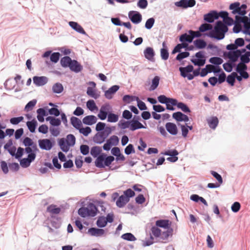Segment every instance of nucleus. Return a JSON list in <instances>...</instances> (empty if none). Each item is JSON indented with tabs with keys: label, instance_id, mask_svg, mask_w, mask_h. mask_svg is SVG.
Listing matches in <instances>:
<instances>
[{
	"label": "nucleus",
	"instance_id": "f257e3e1",
	"mask_svg": "<svg viewBox=\"0 0 250 250\" xmlns=\"http://www.w3.org/2000/svg\"><path fill=\"white\" fill-rule=\"evenodd\" d=\"M228 27L221 21H218L214 30L211 31L208 36L217 40H222L225 37V33L228 31Z\"/></svg>",
	"mask_w": 250,
	"mask_h": 250
},
{
	"label": "nucleus",
	"instance_id": "f03ea898",
	"mask_svg": "<svg viewBox=\"0 0 250 250\" xmlns=\"http://www.w3.org/2000/svg\"><path fill=\"white\" fill-rule=\"evenodd\" d=\"M119 138L117 136L113 135L106 141V143L104 145L103 148L105 150H109L111 146H117L119 143Z\"/></svg>",
	"mask_w": 250,
	"mask_h": 250
},
{
	"label": "nucleus",
	"instance_id": "7ed1b4c3",
	"mask_svg": "<svg viewBox=\"0 0 250 250\" xmlns=\"http://www.w3.org/2000/svg\"><path fill=\"white\" fill-rule=\"evenodd\" d=\"M128 17L130 21L135 24L140 23L142 20L141 14L135 11H131L128 13Z\"/></svg>",
	"mask_w": 250,
	"mask_h": 250
},
{
	"label": "nucleus",
	"instance_id": "20e7f679",
	"mask_svg": "<svg viewBox=\"0 0 250 250\" xmlns=\"http://www.w3.org/2000/svg\"><path fill=\"white\" fill-rule=\"evenodd\" d=\"M39 145L41 149L49 150L52 148L53 144L49 139H44L39 140Z\"/></svg>",
	"mask_w": 250,
	"mask_h": 250
},
{
	"label": "nucleus",
	"instance_id": "39448f33",
	"mask_svg": "<svg viewBox=\"0 0 250 250\" xmlns=\"http://www.w3.org/2000/svg\"><path fill=\"white\" fill-rule=\"evenodd\" d=\"M195 0H181L175 3V5L178 7H181L184 8L191 7L195 5Z\"/></svg>",
	"mask_w": 250,
	"mask_h": 250
},
{
	"label": "nucleus",
	"instance_id": "423d86ee",
	"mask_svg": "<svg viewBox=\"0 0 250 250\" xmlns=\"http://www.w3.org/2000/svg\"><path fill=\"white\" fill-rule=\"evenodd\" d=\"M240 56L241 52H240L239 50L230 51L228 52L226 55V56L232 62H237Z\"/></svg>",
	"mask_w": 250,
	"mask_h": 250
},
{
	"label": "nucleus",
	"instance_id": "0eeeda50",
	"mask_svg": "<svg viewBox=\"0 0 250 250\" xmlns=\"http://www.w3.org/2000/svg\"><path fill=\"white\" fill-rule=\"evenodd\" d=\"M166 128L167 132L172 135H176L178 133V129L176 124L171 122L166 123Z\"/></svg>",
	"mask_w": 250,
	"mask_h": 250
},
{
	"label": "nucleus",
	"instance_id": "6e6552de",
	"mask_svg": "<svg viewBox=\"0 0 250 250\" xmlns=\"http://www.w3.org/2000/svg\"><path fill=\"white\" fill-rule=\"evenodd\" d=\"M33 83L37 86H42L47 82V78L45 76H34L33 78Z\"/></svg>",
	"mask_w": 250,
	"mask_h": 250
},
{
	"label": "nucleus",
	"instance_id": "1a4fd4ad",
	"mask_svg": "<svg viewBox=\"0 0 250 250\" xmlns=\"http://www.w3.org/2000/svg\"><path fill=\"white\" fill-rule=\"evenodd\" d=\"M219 15L216 11H212L204 15V20L211 23L215 19H217Z\"/></svg>",
	"mask_w": 250,
	"mask_h": 250
},
{
	"label": "nucleus",
	"instance_id": "9d476101",
	"mask_svg": "<svg viewBox=\"0 0 250 250\" xmlns=\"http://www.w3.org/2000/svg\"><path fill=\"white\" fill-rule=\"evenodd\" d=\"M158 101L162 104H166L171 103L172 104H177V100L174 99L167 98L164 95L158 97Z\"/></svg>",
	"mask_w": 250,
	"mask_h": 250
},
{
	"label": "nucleus",
	"instance_id": "9b49d317",
	"mask_svg": "<svg viewBox=\"0 0 250 250\" xmlns=\"http://www.w3.org/2000/svg\"><path fill=\"white\" fill-rule=\"evenodd\" d=\"M69 67L70 70L75 72H79L82 69V66L76 60H72Z\"/></svg>",
	"mask_w": 250,
	"mask_h": 250
},
{
	"label": "nucleus",
	"instance_id": "f8f14e48",
	"mask_svg": "<svg viewBox=\"0 0 250 250\" xmlns=\"http://www.w3.org/2000/svg\"><path fill=\"white\" fill-rule=\"evenodd\" d=\"M171 225V222L169 220H159L156 222L157 227L164 229H169Z\"/></svg>",
	"mask_w": 250,
	"mask_h": 250
},
{
	"label": "nucleus",
	"instance_id": "ddd939ff",
	"mask_svg": "<svg viewBox=\"0 0 250 250\" xmlns=\"http://www.w3.org/2000/svg\"><path fill=\"white\" fill-rule=\"evenodd\" d=\"M119 88V86L116 85L111 86L105 92V97L108 99H111L112 98L113 94L117 91Z\"/></svg>",
	"mask_w": 250,
	"mask_h": 250
},
{
	"label": "nucleus",
	"instance_id": "4468645a",
	"mask_svg": "<svg viewBox=\"0 0 250 250\" xmlns=\"http://www.w3.org/2000/svg\"><path fill=\"white\" fill-rule=\"evenodd\" d=\"M97 119L94 115H88L83 118V124L87 125H92L97 122Z\"/></svg>",
	"mask_w": 250,
	"mask_h": 250
},
{
	"label": "nucleus",
	"instance_id": "2eb2a0df",
	"mask_svg": "<svg viewBox=\"0 0 250 250\" xmlns=\"http://www.w3.org/2000/svg\"><path fill=\"white\" fill-rule=\"evenodd\" d=\"M68 23L70 26L77 32L82 34H85V32L83 28L77 22L75 21H69Z\"/></svg>",
	"mask_w": 250,
	"mask_h": 250
},
{
	"label": "nucleus",
	"instance_id": "dca6fc26",
	"mask_svg": "<svg viewBox=\"0 0 250 250\" xmlns=\"http://www.w3.org/2000/svg\"><path fill=\"white\" fill-rule=\"evenodd\" d=\"M129 201V199H128L127 197L125 196L124 195H122L118 198L116 201V204L118 207L123 208Z\"/></svg>",
	"mask_w": 250,
	"mask_h": 250
},
{
	"label": "nucleus",
	"instance_id": "f3484780",
	"mask_svg": "<svg viewBox=\"0 0 250 250\" xmlns=\"http://www.w3.org/2000/svg\"><path fill=\"white\" fill-rule=\"evenodd\" d=\"M89 216H94L97 213V208L93 203H89L86 207Z\"/></svg>",
	"mask_w": 250,
	"mask_h": 250
},
{
	"label": "nucleus",
	"instance_id": "a211bd4d",
	"mask_svg": "<svg viewBox=\"0 0 250 250\" xmlns=\"http://www.w3.org/2000/svg\"><path fill=\"white\" fill-rule=\"evenodd\" d=\"M88 231L91 235L96 236H102L104 233V229L94 228L89 229Z\"/></svg>",
	"mask_w": 250,
	"mask_h": 250
},
{
	"label": "nucleus",
	"instance_id": "6ab92c4d",
	"mask_svg": "<svg viewBox=\"0 0 250 250\" xmlns=\"http://www.w3.org/2000/svg\"><path fill=\"white\" fill-rule=\"evenodd\" d=\"M145 57L148 60H152L154 56V52L152 48L148 47L144 50Z\"/></svg>",
	"mask_w": 250,
	"mask_h": 250
},
{
	"label": "nucleus",
	"instance_id": "aec40b11",
	"mask_svg": "<svg viewBox=\"0 0 250 250\" xmlns=\"http://www.w3.org/2000/svg\"><path fill=\"white\" fill-rule=\"evenodd\" d=\"M71 125L77 129H79L82 126L81 121L76 117H72L70 119Z\"/></svg>",
	"mask_w": 250,
	"mask_h": 250
},
{
	"label": "nucleus",
	"instance_id": "412c9836",
	"mask_svg": "<svg viewBox=\"0 0 250 250\" xmlns=\"http://www.w3.org/2000/svg\"><path fill=\"white\" fill-rule=\"evenodd\" d=\"M105 155H101L99 156L96 161H95V166L99 168H103L104 167V157H105Z\"/></svg>",
	"mask_w": 250,
	"mask_h": 250
},
{
	"label": "nucleus",
	"instance_id": "4be33fe9",
	"mask_svg": "<svg viewBox=\"0 0 250 250\" xmlns=\"http://www.w3.org/2000/svg\"><path fill=\"white\" fill-rule=\"evenodd\" d=\"M193 70V67L191 65H188L185 67H180L179 70L181 72V75L185 78L188 73L191 72Z\"/></svg>",
	"mask_w": 250,
	"mask_h": 250
},
{
	"label": "nucleus",
	"instance_id": "5701e85b",
	"mask_svg": "<svg viewBox=\"0 0 250 250\" xmlns=\"http://www.w3.org/2000/svg\"><path fill=\"white\" fill-rule=\"evenodd\" d=\"M143 128H145V126L138 121H132L130 122V130L132 131Z\"/></svg>",
	"mask_w": 250,
	"mask_h": 250
},
{
	"label": "nucleus",
	"instance_id": "b1692460",
	"mask_svg": "<svg viewBox=\"0 0 250 250\" xmlns=\"http://www.w3.org/2000/svg\"><path fill=\"white\" fill-rule=\"evenodd\" d=\"M163 48L161 49V56L162 59L167 60L168 58L169 53L165 42H163Z\"/></svg>",
	"mask_w": 250,
	"mask_h": 250
},
{
	"label": "nucleus",
	"instance_id": "393cba45",
	"mask_svg": "<svg viewBox=\"0 0 250 250\" xmlns=\"http://www.w3.org/2000/svg\"><path fill=\"white\" fill-rule=\"evenodd\" d=\"M47 211L52 214H58L61 212V208L56 205H51L47 207Z\"/></svg>",
	"mask_w": 250,
	"mask_h": 250
},
{
	"label": "nucleus",
	"instance_id": "a878e982",
	"mask_svg": "<svg viewBox=\"0 0 250 250\" xmlns=\"http://www.w3.org/2000/svg\"><path fill=\"white\" fill-rule=\"evenodd\" d=\"M37 124V122L35 119H33L31 121H28L26 123V125L28 127V128L32 133L35 132Z\"/></svg>",
	"mask_w": 250,
	"mask_h": 250
},
{
	"label": "nucleus",
	"instance_id": "bb28decb",
	"mask_svg": "<svg viewBox=\"0 0 250 250\" xmlns=\"http://www.w3.org/2000/svg\"><path fill=\"white\" fill-rule=\"evenodd\" d=\"M59 144L63 151L67 152L69 150L70 146L67 144L64 139H61L59 142Z\"/></svg>",
	"mask_w": 250,
	"mask_h": 250
},
{
	"label": "nucleus",
	"instance_id": "cd10ccee",
	"mask_svg": "<svg viewBox=\"0 0 250 250\" xmlns=\"http://www.w3.org/2000/svg\"><path fill=\"white\" fill-rule=\"evenodd\" d=\"M208 123L210 128L215 129L218 124V118L216 117H213L208 120Z\"/></svg>",
	"mask_w": 250,
	"mask_h": 250
},
{
	"label": "nucleus",
	"instance_id": "c85d7f7f",
	"mask_svg": "<svg viewBox=\"0 0 250 250\" xmlns=\"http://www.w3.org/2000/svg\"><path fill=\"white\" fill-rule=\"evenodd\" d=\"M109 133L106 136L104 135V132H103L98 133L95 137V142L99 144L103 143Z\"/></svg>",
	"mask_w": 250,
	"mask_h": 250
},
{
	"label": "nucleus",
	"instance_id": "c756f323",
	"mask_svg": "<svg viewBox=\"0 0 250 250\" xmlns=\"http://www.w3.org/2000/svg\"><path fill=\"white\" fill-rule=\"evenodd\" d=\"M38 113L37 119L40 122H43L44 121V116L46 115L45 111L43 108H39L37 110Z\"/></svg>",
	"mask_w": 250,
	"mask_h": 250
},
{
	"label": "nucleus",
	"instance_id": "7c9ffc66",
	"mask_svg": "<svg viewBox=\"0 0 250 250\" xmlns=\"http://www.w3.org/2000/svg\"><path fill=\"white\" fill-rule=\"evenodd\" d=\"M72 61L69 57L65 56L62 58L61 63L63 67H69Z\"/></svg>",
	"mask_w": 250,
	"mask_h": 250
},
{
	"label": "nucleus",
	"instance_id": "2f4dec72",
	"mask_svg": "<svg viewBox=\"0 0 250 250\" xmlns=\"http://www.w3.org/2000/svg\"><path fill=\"white\" fill-rule=\"evenodd\" d=\"M194 44L197 48L199 49L204 48L207 45L206 42L204 40L201 39H197L194 41Z\"/></svg>",
	"mask_w": 250,
	"mask_h": 250
},
{
	"label": "nucleus",
	"instance_id": "473e14b6",
	"mask_svg": "<svg viewBox=\"0 0 250 250\" xmlns=\"http://www.w3.org/2000/svg\"><path fill=\"white\" fill-rule=\"evenodd\" d=\"M87 94L91 97L95 99L99 97V95L96 92V91L91 87H88L86 91Z\"/></svg>",
	"mask_w": 250,
	"mask_h": 250
},
{
	"label": "nucleus",
	"instance_id": "72a5a7b5",
	"mask_svg": "<svg viewBox=\"0 0 250 250\" xmlns=\"http://www.w3.org/2000/svg\"><path fill=\"white\" fill-rule=\"evenodd\" d=\"M46 119L47 121H50V124L54 126H59L61 123L60 119L52 117H48Z\"/></svg>",
	"mask_w": 250,
	"mask_h": 250
},
{
	"label": "nucleus",
	"instance_id": "f704fd0d",
	"mask_svg": "<svg viewBox=\"0 0 250 250\" xmlns=\"http://www.w3.org/2000/svg\"><path fill=\"white\" fill-rule=\"evenodd\" d=\"M75 137L73 135L69 134L67 136L66 139L65 141L70 146H72L75 145Z\"/></svg>",
	"mask_w": 250,
	"mask_h": 250
},
{
	"label": "nucleus",
	"instance_id": "c9c22d12",
	"mask_svg": "<svg viewBox=\"0 0 250 250\" xmlns=\"http://www.w3.org/2000/svg\"><path fill=\"white\" fill-rule=\"evenodd\" d=\"M37 103L36 100H33L27 103V104L25 105L24 110L26 112H28L32 110L33 107L35 106Z\"/></svg>",
	"mask_w": 250,
	"mask_h": 250
},
{
	"label": "nucleus",
	"instance_id": "e433bc0d",
	"mask_svg": "<svg viewBox=\"0 0 250 250\" xmlns=\"http://www.w3.org/2000/svg\"><path fill=\"white\" fill-rule=\"evenodd\" d=\"M237 76V73L235 72L232 73L230 75H229L227 78V82L230 84L231 86H233L235 83V79Z\"/></svg>",
	"mask_w": 250,
	"mask_h": 250
},
{
	"label": "nucleus",
	"instance_id": "4c0bfd02",
	"mask_svg": "<svg viewBox=\"0 0 250 250\" xmlns=\"http://www.w3.org/2000/svg\"><path fill=\"white\" fill-rule=\"evenodd\" d=\"M123 100L124 102L126 104H128L131 103V102L135 101V100H138V97L133 96H130L128 95H126L124 96L123 98Z\"/></svg>",
	"mask_w": 250,
	"mask_h": 250
},
{
	"label": "nucleus",
	"instance_id": "58836bf2",
	"mask_svg": "<svg viewBox=\"0 0 250 250\" xmlns=\"http://www.w3.org/2000/svg\"><path fill=\"white\" fill-rule=\"evenodd\" d=\"M121 237L124 240L129 241H134L136 240L135 237L131 233H125L121 236Z\"/></svg>",
	"mask_w": 250,
	"mask_h": 250
},
{
	"label": "nucleus",
	"instance_id": "ea45409f",
	"mask_svg": "<svg viewBox=\"0 0 250 250\" xmlns=\"http://www.w3.org/2000/svg\"><path fill=\"white\" fill-rule=\"evenodd\" d=\"M180 41L181 42H192V39L191 34L188 35L187 34L185 33V34L182 35L180 37Z\"/></svg>",
	"mask_w": 250,
	"mask_h": 250
},
{
	"label": "nucleus",
	"instance_id": "a19ab883",
	"mask_svg": "<svg viewBox=\"0 0 250 250\" xmlns=\"http://www.w3.org/2000/svg\"><path fill=\"white\" fill-rule=\"evenodd\" d=\"M52 89L54 93H60L63 91V87L61 83H56L53 86Z\"/></svg>",
	"mask_w": 250,
	"mask_h": 250
},
{
	"label": "nucleus",
	"instance_id": "79ce46f5",
	"mask_svg": "<svg viewBox=\"0 0 250 250\" xmlns=\"http://www.w3.org/2000/svg\"><path fill=\"white\" fill-rule=\"evenodd\" d=\"M160 78L158 76H155L152 81V84L150 86V90H154L159 85Z\"/></svg>",
	"mask_w": 250,
	"mask_h": 250
},
{
	"label": "nucleus",
	"instance_id": "37998d69",
	"mask_svg": "<svg viewBox=\"0 0 250 250\" xmlns=\"http://www.w3.org/2000/svg\"><path fill=\"white\" fill-rule=\"evenodd\" d=\"M4 148L7 149L9 153L12 156H15L16 147L15 146H10V145L6 144L4 146Z\"/></svg>",
	"mask_w": 250,
	"mask_h": 250
},
{
	"label": "nucleus",
	"instance_id": "c03bdc74",
	"mask_svg": "<svg viewBox=\"0 0 250 250\" xmlns=\"http://www.w3.org/2000/svg\"><path fill=\"white\" fill-rule=\"evenodd\" d=\"M212 26L211 24L208 23L202 24L199 27V31L201 32H204L208 30L212 29Z\"/></svg>",
	"mask_w": 250,
	"mask_h": 250
},
{
	"label": "nucleus",
	"instance_id": "a18cd8bd",
	"mask_svg": "<svg viewBox=\"0 0 250 250\" xmlns=\"http://www.w3.org/2000/svg\"><path fill=\"white\" fill-rule=\"evenodd\" d=\"M173 229L172 228L167 229V230L163 232L162 234V238L164 240H167L168 237L172 236L173 233Z\"/></svg>",
	"mask_w": 250,
	"mask_h": 250
},
{
	"label": "nucleus",
	"instance_id": "49530a36",
	"mask_svg": "<svg viewBox=\"0 0 250 250\" xmlns=\"http://www.w3.org/2000/svg\"><path fill=\"white\" fill-rule=\"evenodd\" d=\"M102 150L99 146H94L91 148L90 153L94 157H96L101 152Z\"/></svg>",
	"mask_w": 250,
	"mask_h": 250
},
{
	"label": "nucleus",
	"instance_id": "de8ad7c7",
	"mask_svg": "<svg viewBox=\"0 0 250 250\" xmlns=\"http://www.w3.org/2000/svg\"><path fill=\"white\" fill-rule=\"evenodd\" d=\"M119 117L113 113H109L107 117V121L110 123H115L118 121Z\"/></svg>",
	"mask_w": 250,
	"mask_h": 250
},
{
	"label": "nucleus",
	"instance_id": "09e8293b",
	"mask_svg": "<svg viewBox=\"0 0 250 250\" xmlns=\"http://www.w3.org/2000/svg\"><path fill=\"white\" fill-rule=\"evenodd\" d=\"M177 106L178 108L181 109L183 112L187 113L190 112L189 108L187 106L186 104H184L183 103H177Z\"/></svg>",
	"mask_w": 250,
	"mask_h": 250
},
{
	"label": "nucleus",
	"instance_id": "8fccbe9b",
	"mask_svg": "<svg viewBox=\"0 0 250 250\" xmlns=\"http://www.w3.org/2000/svg\"><path fill=\"white\" fill-rule=\"evenodd\" d=\"M23 119L24 118L22 116L13 117L10 119V122L13 125H17L19 124L22 121Z\"/></svg>",
	"mask_w": 250,
	"mask_h": 250
},
{
	"label": "nucleus",
	"instance_id": "3c124183",
	"mask_svg": "<svg viewBox=\"0 0 250 250\" xmlns=\"http://www.w3.org/2000/svg\"><path fill=\"white\" fill-rule=\"evenodd\" d=\"M206 68L208 70L209 73L213 72L214 73L219 72L221 69L219 67H216L211 64H208L206 65Z\"/></svg>",
	"mask_w": 250,
	"mask_h": 250
},
{
	"label": "nucleus",
	"instance_id": "603ef678",
	"mask_svg": "<svg viewBox=\"0 0 250 250\" xmlns=\"http://www.w3.org/2000/svg\"><path fill=\"white\" fill-rule=\"evenodd\" d=\"M209 61L210 63L216 65L221 64L223 62V60L221 58L217 57H214L210 58Z\"/></svg>",
	"mask_w": 250,
	"mask_h": 250
},
{
	"label": "nucleus",
	"instance_id": "864d4df0",
	"mask_svg": "<svg viewBox=\"0 0 250 250\" xmlns=\"http://www.w3.org/2000/svg\"><path fill=\"white\" fill-rule=\"evenodd\" d=\"M86 105L87 108L91 111H93L95 109H97V107L94 101L92 100H90L88 101L86 103Z\"/></svg>",
	"mask_w": 250,
	"mask_h": 250
},
{
	"label": "nucleus",
	"instance_id": "5fc2aeb1",
	"mask_svg": "<svg viewBox=\"0 0 250 250\" xmlns=\"http://www.w3.org/2000/svg\"><path fill=\"white\" fill-rule=\"evenodd\" d=\"M118 126L123 129L130 127V122L128 121H121L118 123Z\"/></svg>",
	"mask_w": 250,
	"mask_h": 250
},
{
	"label": "nucleus",
	"instance_id": "6e6d98bb",
	"mask_svg": "<svg viewBox=\"0 0 250 250\" xmlns=\"http://www.w3.org/2000/svg\"><path fill=\"white\" fill-rule=\"evenodd\" d=\"M184 114L181 112H177L173 113L172 117L178 122H182Z\"/></svg>",
	"mask_w": 250,
	"mask_h": 250
},
{
	"label": "nucleus",
	"instance_id": "4d7b16f0",
	"mask_svg": "<svg viewBox=\"0 0 250 250\" xmlns=\"http://www.w3.org/2000/svg\"><path fill=\"white\" fill-rule=\"evenodd\" d=\"M191 62L192 63H194L195 65L201 66L205 64L206 62V60L205 59H192Z\"/></svg>",
	"mask_w": 250,
	"mask_h": 250
},
{
	"label": "nucleus",
	"instance_id": "13d9d810",
	"mask_svg": "<svg viewBox=\"0 0 250 250\" xmlns=\"http://www.w3.org/2000/svg\"><path fill=\"white\" fill-rule=\"evenodd\" d=\"M247 69V66L246 64L243 63V62H240L237 65L236 71L240 73L242 72L245 71Z\"/></svg>",
	"mask_w": 250,
	"mask_h": 250
},
{
	"label": "nucleus",
	"instance_id": "bf43d9fd",
	"mask_svg": "<svg viewBox=\"0 0 250 250\" xmlns=\"http://www.w3.org/2000/svg\"><path fill=\"white\" fill-rule=\"evenodd\" d=\"M79 130L81 133L83 134L85 136H87L91 132V128L88 126L85 128L81 127Z\"/></svg>",
	"mask_w": 250,
	"mask_h": 250
},
{
	"label": "nucleus",
	"instance_id": "052dcab7",
	"mask_svg": "<svg viewBox=\"0 0 250 250\" xmlns=\"http://www.w3.org/2000/svg\"><path fill=\"white\" fill-rule=\"evenodd\" d=\"M151 233L155 237H159L161 235V230L156 227H153L151 229Z\"/></svg>",
	"mask_w": 250,
	"mask_h": 250
},
{
	"label": "nucleus",
	"instance_id": "680f3d73",
	"mask_svg": "<svg viewBox=\"0 0 250 250\" xmlns=\"http://www.w3.org/2000/svg\"><path fill=\"white\" fill-rule=\"evenodd\" d=\"M106 224L107 223L104 217H100L97 221V226L101 228L105 227Z\"/></svg>",
	"mask_w": 250,
	"mask_h": 250
},
{
	"label": "nucleus",
	"instance_id": "e2e57ef3",
	"mask_svg": "<svg viewBox=\"0 0 250 250\" xmlns=\"http://www.w3.org/2000/svg\"><path fill=\"white\" fill-rule=\"evenodd\" d=\"M125 196L127 197L128 199H129L130 197H133L135 196V192L130 188H128L124 191V194Z\"/></svg>",
	"mask_w": 250,
	"mask_h": 250
},
{
	"label": "nucleus",
	"instance_id": "0e129e2a",
	"mask_svg": "<svg viewBox=\"0 0 250 250\" xmlns=\"http://www.w3.org/2000/svg\"><path fill=\"white\" fill-rule=\"evenodd\" d=\"M60 54L59 52H54L50 56V60L51 62L56 63L59 60Z\"/></svg>",
	"mask_w": 250,
	"mask_h": 250
},
{
	"label": "nucleus",
	"instance_id": "69168bd1",
	"mask_svg": "<svg viewBox=\"0 0 250 250\" xmlns=\"http://www.w3.org/2000/svg\"><path fill=\"white\" fill-rule=\"evenodd\" d=\"M154 22H155V20L154 18H151L148 19L146 21V24H145L146 28L148 29H151L152 28V27L153 26V25L154 23Z\"/></svg>",
	"mask_w": 250,
	"mask_h": 250
},
{
	"label": "nucleus",
	"instance_id": "338daca9",
	"mask_svg": "<svg viewBox=\"0 0 250 250\" xmlns=\"http://www.w3.org/2000/svg\"><path fill=\"white\" fill-rule=\"evenodd\" d=\"M114 160V157L112 156H109L106 157V158L104 157V167L105 166H109L111 165L112 162H113Z\"/></svg>",
	"mask_w": 250,
	"mask_h": 250
},
{
	"label": "nucleus",
	"instance_id": "774afa93",
	"mask_svg": "<svg viewBox=\"0 0 250 250\" xmlns=\"http://www.w3.org/2000/svg\"><path fill=\"white\" fill-rule=\"evenodd\" d=\"M79 214L83 217L89 216L86 208L82 207L78 210Z\"/></svg>",
	"mask_w": 250,
	"mask_h": 250
}]
</instances>
